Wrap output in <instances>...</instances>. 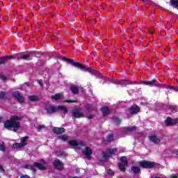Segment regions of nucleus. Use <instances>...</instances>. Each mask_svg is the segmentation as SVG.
I'll return each instance as SVG.
<instances>
[{
	"mask_svg": "<svg viewBox=\"0 0 178 178\" xmlns=\"http://www.w3.org/2000/svg\"><path fill=\"white\" fill-rule=\"evenodd\" d=\"M83 154L88 159H90L92 154V150L90 147H86L85 151H83Z\"/></svg>",
	"mask_w": 178,
	"mask_h": 178,
	"instance_id": "nucleus-15",
	"label": "nucleus"
},
{
	"mask_svg": "<svg viewBox=\"0 0 178 178\" xmlns=\"http://www.w3.org/2000/svg\"><path fill=\"white\" fill-rule=\"evenodd\" d=\"M1 120H2V118L0 117V122H1Z\"/></svg>",
	"mask_w": 178,
	"mask_h": 178,
	"instance_id": "nucleus-49",
	"label": "nucleus"
},
{
	"mask_svg": "<svg viewBox=\"0 0 178 178\" xmlns=\"http://www.w3.org/2000/svg\"><path fill=\"white\" fill-rule=\"evenodd\" d=\"M25 169H33V166L26 165H25Z\"/></svg>",
	"mask_w": 178,
	"mask_h": 178,
	"instance_id": "nucleus-36",
	"label": "nucleus"
},
{
	"mask_svg": "<svg viewBox=\"0 0 178 178\" xmlns=\"http://www.w3.org/2000/svg\"><path fill=\"white\" fill-rule=\"evenodd\" d=\"M29 137L26 136L21 139V143H15L13 145V148H22V147H24V145H27V139Z\"/></svg>",
	"mask_w": 178,
	"mask_h": 178,
	"instance_id": "nucleus-8",
	"label": "nucleus"
},
{
	"mask_svg": "<svg viewBox=\"0 0 178 178\" xmlns=\"http://www.w3.org/2000/svg\"><path fill=\"white\" fill-rule=\"evenodd\" d=\"M76 172L79 173V172H80V170L79 169H76Z\"/></svg>",
	"mask_w": 178,
	"mask_h": 178,
	"instance_id": "nucleus-44",
	"label": "nucleus"
},
{
	"mask_svg": "<svg viewBox=\"0 0 178 178\" xmlns=\"http://www.w3.org/2000/svg\"><path fill=\"white\" fill-rule=\"evenodd\" d=\"M60 139L63 141H67V140H69V137H67L66 135H62L60 136Z\"/></svg>",
	"mask_w": 178,
	"mask_h": 178,
	"instance_id": "nucleus-27",
	"label": "nucleus"
},
{
	"mask_svg": "<svg viewBox=\"0 0 178 178\" xmlns=\"http://www.w3.org/2000/svg\"><path fill=\"white\" fill-rule=\"evenodd\" d=\"M115 83L117 84H126V81H124V80L117 81Z\"/></svg>",
	"mask_w": 178,
	"mask_h": 178,
	"instance_id": "nucleus-31",
	"label": "nucleus"
},
{
	"mask_svg": "<svg viewBox=\"0 0 178 178\" xmlns=\"http://www.w3.org/2000/svg\"><path fill=\"white\" fill-rule=\"evenodd\" d=\"M92 118H94V115H90V116L88 117V119H92Z\"/></svg>",
	"mask_w": 178,
	"mask_h": 178,
	"instance_id": "nucleus-41",
	"label": "nucleus"
},
{
	"mask_svg": "<svg viewBox=\"0 0 178 178\" xmlns=\"http://www.w3.org/2000/svg\"><path fill=\"white\" fill-rule=\"evenodd\" d=\"M107 141H113V135H109L106 138Z\"/></svg>",
	"mask_w": 178,
	"mask_h": 178,
	"instance_id": "nucleus-30",
	"label": "nucleus"
},
{
	"mask_svg": "<svg viewBox=\"0 0 178 178\" xmlns=\"http://www.w3.org/2000/svg\"><path fill=\"white\" fill-rule=\"evenodd\" d=\"M175 123H177H177H178V119H176V120H175Z\"/></svg>",
	"mask_w": 178,
	"mask_h": 178,
	"instance_id": "nucleus-43",
	"label": "nucleus"
},
{
	"mask_svg": "<svg viewBox=\"0 0 178 178\" xmlns=\"http://www.w3.org/2000/svg\"><path fill=\"white\" fill-rule=\"evenodd\" d=\"M20 178H30L29 175H22Z\"/></svg>",
	"mask_w": 178,
	"mask_h": 178,
	"instance_id": "nucleus-38",
	"label": "nucleus"
},
{
	"mask_svg": "<svg viewBox=\"0 0 178 178\" xmlns=\"http://www.w3.org/2000/svg\"><path fill=\"white\" fill-rule=\"evenodd\" d=\"M139 165L142 168H147L149 169H151V168H154L155 167V163L151 162V161H141L139 163Z\"/></svg>",
	"mask_w": 178,
	"mask_h": 178,
	"instance_id": "nucleus-6",
	"label": "nucleus"
},
{
	"mask_svg": "<svg viewBox=\"0 0 178 178\" xmlns=\"http://www.w3.org/2000/svg\"><path fill=\"white\" fill-rule=\"evenodd\" d=\"M34 166L38 168V169H40V170H44L46 169L47 167V163L44 160L41 161V163H35Z\"/></svg>",
	"mask_w": 178,
	"mask_h": 178,
	"instance_id": "nucleus-9",
	"label": "nucleus"
},
{
	"mask_svg": "<svg viewBox=\"0 0 178 178\" xmlns=\"http://www.w3.org/2000/svg\"><path fill=\"white\" fill-rule=\"evenodd\" d=\"M108 175H109L110 176H113V175H115V173L113 172V171L112 170H108L107 171Z\"/></svg>",
	"mask_w": 178,
	"mask_h": 178,
	"instance_id": "nucleus-33",
	"label": "nucleus"
},
{
	"mask_svg": "<svg viewBox=\"0 0 178 178\" xmlns=\"http://www.w3.org/2000/svg\"><path fill=\"white\" fill-rule=\"evenodd\" d=\"M38 83L40 84V86H42V81H41V80L39 81H38Z\"/></svg>",
	"mask_w": 178,
	"mask_h": 178,
	"instance_id": "nucleus-40",
	"label": "nucleus"
},
{
	"mask_svg": "<svg viewBox=\"0 0 178 178\" xmlns=\"http://www.w3.org/2000/svg\"><path fill=\"white\" fill-rule=\"evenodd\" d=\"M102 112L104 115H108L109 113V108H108V107H103L102 108Z\"/></svg>",
	"mask_w": 178,
	"mask_h": 178,
	"instance_id": "nucleus-23",
	"label": "nucleus"
},
{
	"mask_svg": "<svg viewBox=\"0 0 178 178\" xmlns=\"http://www.w3.org/2000/svg\"><path fill=\"white\" fill-rule=\"evenodd\" d=\"M54 166L56 169H58V170H60V169H63V164L58 159L55 160L54 163Z\"/></svg>",
	"mask_w": 178,
	"mask_h": 178,
	"instance_id": "nucleus-13",
	"label": "nucleus"
},
{
	"mask_svg": "<svg viewBox=\"0 0 178 178\" xmlns=\"http://www.w3.org/2000/svg\"><path fill=\"white\" fill-rule=\"evenodd\" d=\"M165 124L166 126H173L175 124H177L176 120H172V118L168 117L165 120Z\"/></svg>",
	"mask_w": 178,
	"mask_h": 178,
	"instance_id": "nucleus-16",
	"label": "nucleus"
},
{
	"mask_svg": "<svg viewBox=\"0 0 178 178\" xmlns=\"http://www.w3.org/2000/svg\"><path fill=\"white\" fill-rule=\"evenodd\" d=\"M72 115L74 118H76L77 119L79 118H83V111L81 109L76 108L72 111Z\"/></svg>",
	"mask_w": 178,
	"mask_h": 178,
	"instance_id": "nucleus-10",
	"label": "nucleus"
},
{
	"mask_svg": "<svg viewBox=\"0 0 178 178\" xmlns=\"http://www.w3.org/2000/svg\"><path fill=\"white\" fill-rule=\"evenodd\" d=\"M13 56H7L6 57L0 58V65H3V63H6L8 59H12Z\"/></svg>",
	"mask_w": 178,
	"mask_h": 178,
	"instance_id": "nucleus-20",
	"label": "nucleus"
},
{
	"mask_svg": "<svg viewBox=\"0 0 178 178\" xmlns=\"http://www.w3.org/2000/svg\"><path fill=\"white\" fill-rule=\"evenodd\" d=\"M53 131L55 134H62V133H65V129L56 127L53 129Z\"/></svg>",
	"mask_w": 178,
	"mask_h": 178,
	"instance_id": "nucleus-21",
	"label": "nucleus"
},
{
	"mask_svg": "<svg viewBox=\"0 0 178 178\" xmlns=\"http://www.w3.org/2000/svg\"><path fill=\"white\" fill-rule=\"evenodd\" d=\"M70 145H72V147H74L75 151H77V149H80L81 148V145H84V143L83 142H77L76 140H70L69 142Z\"/></svg>",
	"mask_w": 178,
	"mask_h": 178,
	"instance_id": "nucleus-7",
	"label": "nucleus"
},
{
	"mask_svg": "<svg viewBox=\"0 0 178 178\" xmlns=\"http://www.w3.org/2000/svg\"><path fill=\"white\" fill-rule=\"evenodd\" d=\"M131 169L132 172H134V173H140V168L138 167L132 166Z\"/></svg>",
	"mask_w": 178,
	"mask_h": 178,
	"instance_id": "nucleus-24",
	"label": "nucleus"
},
{
	"mask_svg": "<svg viewBox=\"0 0 178 178\" xmlns=\"http://www.w3.org/2000/svg\"><path fill=\"white\" fill-rule=\"evenodd\" d=\"M175 154H176V155L178 156V151H176V152H175Z\"/></svg>",
	"mask_w": 178,
	"mask_h": 178,
	"instance_id": "nucleus-46",
	"label": "nucleus"
},
{
	"mask_svg": "<svg viewBox=\"0 0 178 178\" xmlns=\"http://www.w3.org/2000/svg\"><path fill=\"white\" fill-rule=\"evenodd\" d=\"M170 109H173V106H170Z\"/></svg>",
	"mask_w": 178,
	"mask_h": 178,
	"instance_id": "nucleus-48",
	"label": "nucleus"
},
{
	"mask_svg": "<svg viewBox=\"0 0 178 178\" xmlns=\"http://www.w3.org/2000/svg\"><path fill=\"white\" fill-rule=\"evenodd\" d=\"M172 6L174 8H178V1L176 0H170Z\"/></svg>",
	"mask_w": 178,
	"mask_h": 178,
	"instance_id": "nucleus-25",
	"label": "nucleus"
},
{
	"mask_svg": "<svg viewBox=\"0 0 178 178\" xmlns=\"http://www.w3.org/2000/svg\"><path fill=\"white\" fill-rule=\"evenodd\" d=\"M19 120H22V117L20 116H12L10 120H7L4 123V127L8 130H13V131H17L20 129V122Z\"/></svg>",
	"mask_w": 178,
	"mask_h": 178,
	"instance_id": "nucleus-1",
	"label": "nucleus"
},
{
	"mask_svg": "<svg viewBox=\"0 0 178 178\" xmlns=\"http://www.w3.org/2000/svg\"><path fill=\"white\" fill-rule=\"evenodd\" d=\"M0 172L1 173H5V169H3V168H2V165H0Z\"/></svg>",
	"mask_w": 178,
	"mask_h": 178,
	"instance_id": "nucleus-35",
	"label": "nucleus"
},
{
	"mask_svg": "<svg viewBox=\"0 0 178 178\" xmlns=\"http://www.w3.org/2000/svg\"><path fill=\"white\" fill-rule=\"evenodd\" d=\"M170 90H173L174 91H177V88L170 86Z\"/></svg>",
	"mask_w": 178,
	"mask_h": 178,
	"instance_id": "nucleus-37",
	"label": "nucleus"
},
{
	"mask_svg": "<svg viewBox=\"0 0 178 178\" xmlns=\"http://www.w3.org/2000/svg\"><path fill=\"white\" fill-rule=\"evenodd\" d=\"M143 83L150 86H156V79H153L152 81H144Z\"/></svg>",
	"mask_w": 178,
	"mask_h": 178,
	"instance_id": "nucleus-18",
	"label": "nucleus"
},
{
	"mask_svg": "<svg viewBox=\"0 0 178 178\" xmlns=\"http://www.w3.org/2000/svg\"><path fill=\"white\" fill-rule=\"evenodd\" d=\"M129 111L132 115H136V113H138V112H140V107H138V106L134 105L130 108Z\"/></svg>",
	"mask_w": 178,
	"mask_h": 178,
	"instance_id": "nucleus-14",
	"label": "nucleus"
},
{
	"mask_svg": "<svg viewBox=\"0 0 178 178\" xmlns=\"http://www.w3.org/2000/svg\"><path fill=\"white\" fill-rule=\"evenodd\" d=\"M65 102L72 103V102H76V101H71V100H67Z\"/></svg>",
	"mask_w": 178,
	"mask_h": 178,
	"instance_id": "nucleus-39",
	"label": "nucleus"
},
{
	"mask_svg": "<svg viewBox=\"0 0 178 178\" xmlns=\"http://www.w3.org/2000/svg\"><path fill=\"white\" fill-rule=\"evenodd\" d=\"M119 152L120 153L124 152V150H120Z\"/></svg>",
	"mask_w": 178,
	"mask_h": 178,
	"instance_id": "nucleus-42",
	"label": "nucleus"
},
{
	"mask_svg": "<svg viewBox=\"0 0 178 178\" xmlns=\"http://www.w3.org/2000/svg\"><path fill=\"white\" fill-rule=\"evenodd\" d=\"M136 129V127H129L126 128V131H133Z\"/></svg>",
	"mask_w": 178,
	"mask_h": 178,
	"instance_id": "nucleus-29",
	"label": "nucleus"
},
{
	"mask_svg": "<svg viewBox=\"0 0 178 178\" xmlns=\"http://www.w3.org/2000/svg\"><path fill=\"white\" fill-rule=\"evenodd\" d=\"M121 162L119 163V169L121 172H124L126 170V166H127V158L126 156L121 157Z\"/></svg>",
	"mask_w": 178,
	"mask_h": 178,
	"instance_id": "nucleus-5",
	"label": "nucleus"
},
{
	"mask_svg": "<svg viewBox=\"0 0 178 178\" xmlns=\"http://www.w3.org/2000/svg\"><path fill=\"white\" fill-rule=\"evenodd\" d=\"M3 80H6V77L3 76Z\"/></svg>",
	"mask_w": 178,
	"mask_h": 178,
	"instance_id": "nucleus-47",
	"label": "nucleus"
},
{
	"mask_svg": "<svg viewBox=\"0 0 178 178\" xmlns=\"http://www.w3.org/2000/svg\"><path fill=\"white\" fill-rule=\"evenodd\" d=\"M67 60H68L69 63H71V65H72L75 67H79V69L82 70L83 72H89V73H94V72H95V70H94L93 69H92L90 67H86V66L82 65L81 64H80L79 63H76L70 59H67Z\"/></svg>",
	"mask_w": 178,
	"mask_h": 178,
	"instance_id": "nucleus-3",
	"label": "nucleus"
},
{
	"mask_svg": "<svg viewBox=\"0 0 178 178\" xmlns=\"http://www.w3.org/2000/svg\"><path fill=\"white\" fill-rule=\"evenodd\" d=\"M149 141L154 143L155 144H159V143H161V140L156 138L155 136H149Z\"/></svg>",
	"mask_w": 178,
	"mask_h": 178,
	"instance_id": "nucleus-19",
	"label": "nucleus"
},
{
	"mask_svg": "<svg viewBox=\"0 0 178 178\" xmlns=\"http://www.w3.org/2000/svg\"><path fill=\"white\" fill-rule=\"evenodd\" d=\"M51 99H55L56 101H58L59 99L62 100V99H63V93H57L54 95H52Z\"/></svg>",
	"mask_w": 178,
	"mask_h": 178,
	"instance_id": "nucleus-17",
	"label": "nucleus"
},
{
	"mask_svg": "<svg viewBox=\"0 0 178 178\" xmlns=\"http://www.w3.org/2000/svg\"><path fill=\"white\" fill-rule=\"evenodd\" d=\"M13 97L19 102L20 104L24 102V97L20 95L18 92H15L13 93Z\"/></svg>",
	"mask_w": 178,
	"mask_h": 178,
	"instance_id": "nucleus-11",
	"label": "nucleus"
},
{
	"mask_svg": "<svg viewBox=\"0 0 178 178\" xmlns=\"http://www.w3.org/2000/svg\"><path fill=\"white\" fill-rule=\"evenodd\" d=\"M0 151H5V144L3 142H0Z\"/></svg>",
	"mask_w": 178,
	"mask_h": 178,
	"instance_id": "nucleus-28",
	"label": "nucleus"
},
{
	"mask_svg": "<svg viewBox=\"0 0 178 178\" xmlns=\"http://www.w3.org/2000/svg\"><path fill=\"white\" fill-rule=\"evenodd\" d=\"M29 101L35 102V101H38L39 98L38 96L31 95V96H29Z\"/></svg>",
	"mask_w": 178,
	"mask_h": 178,
	"instance_id": "nucleus-22",
	"label": "nucleus"
},
{
	"mask_svg": "<svg viewBox=\"0 0 178 178\" xmlns=\"http://www.w3.org/2000/svg\"><path fill=\"white\" fill-rule=\"evenodd\" d=\"M114 122H115V123H116V124H119L120 123V119H119L118 118H115Z\"/></svg>",
	"mask_w": 178,
	"mask_h": 178,
	"instance_id": "nucleus-32",
	"label": "nucleus"
},
{
	"mask_svg": "<svg viewBox=\"0 0 178 178\" xmlns=\"http://www.w3.org/2000/svg\"><path fill=\"white\" fill-rule=\"evenodd\" d=\"M45 111L49 115H52V113H55V112H58V111H62L63 113H67V109L63 106H58L55 107L54 106H47L45 107Z\"/></svg>",
	"mask_w": 178,
	"mask_h": 178,
	"instance_id": "nucleus-2",
	"label": "nucleus"
},
{
	"mask_svg": "<svg viewBox=\"0 0 178 178\" xmlns=\"http://www.w3.org/2000/svg\"><path fill=\"white\" fill-rule=\"evenodd\" d=\"M118 152V149L113 148V149H107L105 152H103V159L102 161H106V159H108L111 155H113V154H115V152Z\"/></svg>",
	"mask_w": 178,
	"mask_h": 178,
	"instance_id": "nucleus-4",
	"label": "nucleus"
},
{
	"mask_svg": "<svg viewBox=\"0 0 178 178\" xmlns=\"http://www.w3.org/2000/svg\"><path fill=\"white\" fill-rule=\"evenodd\" d=\"M6 97V92H5V91H3V90H1L0 91V98L3 99V98H5Z\"/></svg>",
	"mask_w": 178,
	"mask_h": 178,
	"instance_id": "nucleus-26",
	"label": "nucleus"
},
{
	"mask_svg": "<svg viewBox=\"0 0 178 178\" xmlns=\"http://www.w3.org/2000/svg\"><path fill=\"white\" fill-rule=\"evenodd\" d=\"M171 178H177V177H176V176H172V177H171Z\"/></svg>",
	"mask_w": 178,
	"mask_h": 178,
	"instance_id": "nucleus-45",
	"label": "nucleus"
},
{
	"mask_svg": "<svg viewBox=\"0 0 178 178\" xmlns=\"http://www.w3.org/2000/svg\"><path fill=\"white\" fill-rule=\"evenodd\" d=\"M70 90L72 94H79V92L83 90V88H81V86H72Z\"/></svg>",
	"mask_w": 178,
	"mask_h": 178,
	"instance_id": "nucleus-12",
	"label": "nucleus"
},
{
	"mask_svg": "<svg viewBox=\"0 0 178 178\" xmlns=\"http://www.w3.org/2000/svg\"><path fill=\"white\" fill-rule=\"evenodd\" d=\"M30 56L29 55H24V56H22L20 59H27L28 58H29Z\"/></svg>",
	"mask_w": 178,
	"mask_h": 178,
	"instance_id": "nucleus-34",
	"label": "nucleus"
}]
</instances>
